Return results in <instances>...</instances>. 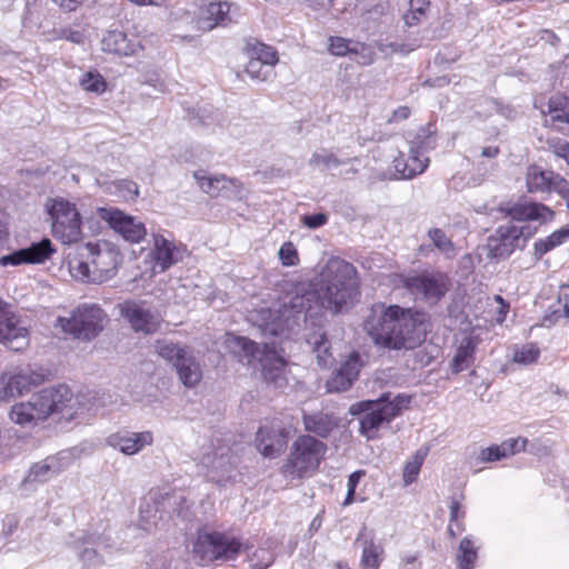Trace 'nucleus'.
<instances>
[{
  "label": "nucleus",
  "instance_id": "obj_56",
  "mask_svg": "<svg viewBox=\"0 0 569 569\" xmlns=\"http://www.w3.org/2000/svg\"><path fill=\"white\" fill-rule=\"evenodd\" d=\"M363 476V472L362 471H356V472H352L349 478H348V490H350L351 492H355L356 491V488H357V485L360 480V478Z\"/></svg>",
  "mask_w": 569,
  "mask_h": 569
},
{
  "label": "nucleus",
  "instance_id": "obj_14",
  "mask_svg": "<svg viewBox=\"0 0 569 569\" xmlns=\"http://www.w3.org/2000/svg\"><path fill=\"white\" fill-rule=\"evenodd\" d=\"M98 213L116 233L120 234L128 242L139 243L147 236L144 223L120 209L99 208Z\"/></svg>",
  "mask_w": 569,
  "mask_h": 569
},
{
  "label": "nucleus",
  "instance_id": "obj_5",
  "mask_svg": "<svg viewBox=\"0 0 569 569\" xmlns=\"http://www.w3.org/2000/svg\"><path fill=\"white\" fill-rule=\"evenodd\" d=\"M224 343L232 353L238 356L240 360H246L249 366L258 361L267 381L276 387L284 385L286 361L273 348L264 345L261 349L253 341L232 333L226 335Z\"/></svg>",
  "mask_w": 569,
  "mask_h": 569
},
{
  "label": "nucleus",
  "instance_id": "obj_45",
  "mask_svg": "<svg viewBox=\"0 0 569 569\" xmlns=\"http://www.w3.org/2000/svg\"><path fill=\"white\" fill-rule=\"evenodd\" d=\"M363 49L360 43L351 42L341 37H331L329 51L335 56H346L348 53H358L359 49Z\"/></svg>",
  "mask_w": 569,
  "mask_h": 569
},
{
  "label": "nucleus",
  "instance_id": "obj_32",
  "mask_svg": "<svg viewBox=\"0 0 569 569\" xmlns=\"http://www.w3.org/2000/svg\"><path fill=\"white\" fill-rule=\"evenodd\" d=\"M360 566L365 569H379L385 560V548L372 537L363 538Z\"/></svg>",
  "mask_w": 569,
  "mask_h": 569
},
{
  "label": "nucleus",
  "instance_id": "obj_1",
  "mask_svg": "<svg viewBox=\"0 0 569 569\" xmlns=\"http://www.w3.org/2000/svg\"><path fill=\"white\" fill-rule=\"evenodd\" d=\"M359 279L355 266L341 258L328 259L320 272L298 286L295 296L277 312L261 308L250 313V320L269 335H279L290 321L320 318L326 311L339 315L359 299Z\"/></svg>",
  "mask_w": 569,
  "mask_h": 569
},
{
  "label": "nucleus",
  "instance_id": "obj_47",
  "mask_svg": "<svg viewBox=\"0 0 569 569\" xmlns=\"http://www.w3.org/2000/svg\"><path fill=\"white\" fill-rule=\"evenodd\" d=\"M274 553L267 548L257 549L251 557V569H267L274 562Z\"/></svg>",
  "mask_w": 569,
  "mask_h": 569
},
{
  "label": "nucleus",
  "instance_id": "obj_19",
  "mask_svg": "<svg viewBox=\"0 0 569 569\" xmlns=\"http://www.w3.org/2000/svg\"><path fill=\"white\" fill-rule=\"evenodd\" d=\"M153 247L150 251L152 272L162 273L180 262L186 253V248L162 234H153Z\"/></svg>",
  "mask_w": 569,
  "mask_h": 569
},
{
  "label": "nucleus",
  "instance_id": "obj_58",
  "mask_svg": "<svg viewBox=\"0 0 569 569\" xmlns=\"http://www.w3.org/2000/svg\"><path fill=\"white\" fill-rule=\"evenodd\" d=\"M556 154L565 158L567 163L569 164V143L561 142L558 146H556Z\"/></svg>",
  "mask_w": 569,
  "mask_h": 569
},
{
  "label": "nucleus",
  "instance_id": "obj_28",
  "mask_svg": "<svg viewBox=\"0 0 569 569\" xmlns=\"http://www.w3.org/2000/svg\"><path fill=\"white\" fill-rule=\"evenodd\" d=\"M63 456L49 457L40 462L34 463L26 479V483H43L59 475L66 466L61 463Z\"/></svg>",
  "mask_w": 569,
  "mask_h": 569
},
{
  "label": "nucleus",
  "instance_id": "obj_44",
  "mask_svg": "<svg viewBox=\"0 0 569 569\" xmlns=\"http://www.w3.org/2000/svg\"><path fill=\"white\" fill-rule=\"evenodd\" d=\"M244 71L251 79L258 81H268L274 76L273 69L270 66L252 58L247 63Z\"/></svg>",
  "mask_w": 569,
  "mask_h": 569
},
{
  "label": "nucleus",
  "instance_id": "obj_36",
  "mask_svg": "<svg viewBox=\"0 0 569 569\" xmlns=\"http://www.w3.org/2000/svg\"><path fill=\"white\" fill-rule=\"evenodd\" d=\"M547 113L550 116V121L569 123V98L556 94L548 101Z\"/></svg>",
  "mask_w": 569,
  "mask_h": 569
},
{
  "label": "nucleus",
  "instance_id": "obj_4",
  "mask_svg": "<svg viewBox=\"0 0 569 569\" xmlns=\"http://www.w3.org/2000/svg\"><path fill=\"white\" fill-rule=\"evenodd\" d=\"M87 260L74 259L69 262L72 278L83 283L101 284L111 280L118 272L122 257L119 249L108 242H88Z\"/></svg>",
  "mask_w": 569,
  "mask_h": 569
},
{
  "label": "nucleus",
  "instance_id": "obj_30",
  "mask_svg": "<svg viewBox=\"0 0 569 569\" xmlns=\"http://www.w3.org/2000/svg\"><path fill=\"white\" fill-rule=\"evenodd\" d=\"M478 343V338L471 335H466L461 338L451 362L452 372H461L473 363Z\"/></svg>",
  "mask_w": 569,
  "mask_h": 569
},
{
  "label": "nucleus",
  "instance_id": "obj_11",
  "mask_svg": "<svg viewBox=\"0 0 569 569\" xmlns=\"http://www.w3.org/2000/svg\"><path fill=\"white\" fill-rule=\"evenodd\" d=\"M536 232V227L526 223L508 222L501 224L488 238L489 254L493 258H507L516 249L525 248Z\"/></svg>",
  "mask_w": 569,
  "mask_h": 569
},
{
  "label": "nucleus",
  "instance_id": "obj_54",
  "mask_svg": "<svg viewBox=\"0 0 569 569\" xmlns=\"http://www.w3.org/2000/svg\"><path fill=\"white\" fill-rule=\"evenodd\" d=\"M558 303L560 305L565 317L569 319V287L565 288L560 292Z\"/></svg>",
  "mask_w": 569,
  "mask_h": 569
},
{
  "label": "nucleus",
  "instance_id": "obj_48",
  "mask_svg": "<svg viewBox=\"0 0 569 569\" xmlns=\"http://www.w3.org/2000/svg\"><path fill=\"white\" fill-rule=\"evenodd\" d=\"M83 90L94 93H102L106 90V81L98 73L88 72L80 81Z\"/></svg>",
  "mask_w": 569,
  "mask_h": 569
},
{
  "label": "nucleus",
  "instance_id": "obj_27",
  "mask_svg": "<svg viewBox=\"0 0 569 569\" xmlns=\"http://www.w3.org/2000/svg\"><path fill=\"white\" fill-rule=\"evenodd\" d=\"M528 440L522 437L509 438L500 445L490 446L480 452L482 462H493L505 458L512 457L526 450Z\"/></svg>",
  "mask_w": 569,
  "mask_h": 569
},
{
  "label": "nucleus",
  "instance_id": "obj_26",
  "mask_svg": "<svg viewBox=\"0 0 569 569\" xmlns=\"http://www.w3.org/2000/svg\"><path fill=\"white\" fill-rule=\"evenodd\" d=\"M231 20L228 2H211L200 8L197 26L203 31H210L217 26H227Z\"/></svg>",
  "mask_w": 569,
  "mask_h": 569
},
{
  "label": "nucleus",
  "instance_id": "obj_46",
  "mask_svg": "<svg viewBox=\"0 0 569 569\" xmlns=\"http://www.w3.org/2000/svg\"><path fill=\"white\" fill-rule=\"evenodd\" d=\"M250 58L258 60L259 62H263L272 69L279 61L277 51L272 47L263 43H258L252 47Z\"/></svg>",
  "mask_w": 569,
  "mask_h": 569
},
{
  "label": "nucleus",
  "instance_id": "obj_25",
  "mask_svg": "<svg viewBox=\"0 0 569 569\" xmlns=\"http://www.w3.org/2000/svg\"><path fill=\"white\" fill-rule=\"evenodd\" d=\"M506 213L517 222L537 220L546 223L555 218V212L550 208L537 202L515 203L506 208Z\"/></svg>",
  "mask_w": 569,
  "mask_h": 569
},
{
  "label": "nucleus",
  "instance_id": "obj_51",
  "mask_svg": "<svg viewBox=\"0 0 569 569\" xmlns=\"http://www.w3.org/2000/svg\"><path fill=\"white\" fill-rule=\"evenodd\" d=\"M328 217L325 213L308 214L302 217V223L310 228L317 229L326 224Z\"/></svg>",
  "mask_w": 569,
  "mask_h": 569
},
{
  "label": "nucleus",
  "instance_id": "obj_57",
  "mask_svg": "<svg viewBox=\"0 0 569 569\" xmlns=\"http://www.w3.org/2000/svg\"><path fill=\"white\" fill-rule=\"evenodd\" d=\"M310 6L316 10H327L329 9L335 0H308Z\"/></svg>",
  "mask_w": 569,
  "mask_h": 569
},
{
  "label": "nucleus",
  "instance_id": "obj_10",
  "mask_svg": "<svg viewBox=\"0 0 569 569\" xmlns=\"http://www.w3.org/2000/svg\"><path fill=\"white\" fill-rule=\"evenodd\" d=\"M107 315L94 303H83L72 311L69 318L59 317L57 327L77 339L91 340L103 329Z\"/></svg>",
  "mask_w": 569,
  "mask_h": 569
},
{
  "label": "nucleus",
  "instance_id": "obj_42",
  "mask_svg": "<svg viewBox=\"0 0 569 569\" xmlns=\"http://www.w3.org/2000/svg\"><path fill=\"white\" fill-rule=\"evenodd\" d=\"M428 237L435 247L442 252L446 257L452 258L456 256V248L453 242L446 236L443 230L433 228L428 231Z\"/></svg>",
  "mask_w": 569,
  "mask_h": 569
},
{
  "label": "nucleus",
  "instance_id": "obj_40",
  "mask_svg": "<svg viewBox=\"0 0 569 569\" xmlns=\"http://www.w3.org/2000/svg\"><path fill=\"white\" fill-rule=\"evenodd\" d=\"M308 343L312 347L316 353L318 365L326 367L329 363V342L325 333H313L308 338Z\"/></svg>",
  "mask_w": 569,
  "mask_h": 569
},
{
  "label": "nucleus",
  "instance_id": "obj_49",
  "mask_svg": "<svg viewBox=\"0 0 569 569\" xmlns=\"http://www.w3.org/2000/svg\"><path fill=\"white\" fill-rule=\"evenodd\" d=\"M281 263L286 267H293L299 263V256L296 246L287 241L282 243L278 252Z\"/></svg>",
  "mask_w": 569,
  "mask_h": 569
},
{
  "label": "nucleus",
  "instance_id": "obj_2",
  "mask_svg": "<svg viewBox=\"0 0 569 569\" xmlns=\"http://www.w3.org/2000/svg\"><path fill=\"white\" fill-rule=\"evenodd\" d=\"M363 329L377 347L412 350L425 341L428 322L423 312L378 302L371 306Z\"/></svg>",
  "mask_w": 569,
  "mask_h": 569
},
{
  "label": "nucleus",
  "instance_id": "obj_31",
  "mask_svg": "<svg viewBox=\"0 0 569 569\" xmlns=\"http://www.w3.org/2000/svg\"><path fill=\"white\" fill-rule=\"evenodd\" d=\"M305 429L309 432L316 433L319 437L326 438L337 427V419L329 413L316 412L311 415H303Z\"/></svg>",
  "mask_w": 569,
  "mask_h": 569
},
{
  "label": "nucleus",
  "instance_id": "obj_33",
  "mask_svg": "<svg viewBox=\"0 0 569 569\" xmlns=\"http://www.w3.org/2000/svg\"><path fill=\"white\" fill-rule=\"evenodd\" d=\"M569 239V224L553 231L546 238L538 239L533 243V256L541 259L546 253L561 246Z\"/></svg>",
  "mask_w": 569,
  "mask_h": 569
},
{
  "label": "nucleus",
  "instance_id": "obj_6",
  "mask_svg": "<svg viewBox=\"0 0 569 569\" xmlns=\"http://www.w3.org/2000/svg\"><path fill=\"white\" fill-rule=\"evenodd\" d=\"M410 402V397L398 395L389 399L388 395L381 396L378 400H363L352 403L349 408L351 416L362 415L360 419V435L367 440L379 438V429L385 423L400 415L401 410Z\"/></svg>",
  "mask_w": 569,
  "mask_h": 569
},
{
  "label": "nucleus",
  "instance_id": "obj_3",
  "mask_svg": "<svg viewBox=\"0 0 569 569\" xmlns=\"http://www.w3.org/2000/svg\"><path fill=\"white\" fill-rule=\"evenodd\" d=\"M81 410L78 397L68 386L46 388L33 395L28 401L11 407L10 420L22 428H32L51 415H60L66 420L76 418Z\"/></svg>",
  "mask_w": 569,
  "mask_h": 569
},
{
  "label": "nucleus",
  "instance_id": "obj_9",
  "mask_svg": "<svg viewBox=\"0 0 569 569\" xmlns=\"http://www.w3.org/2000/svg\"><path fill=\"white\" fill-rule=\"evenodd\" d=\"M154 349L159 357L172 366L183 386L192 388L200 382L201 367L187 346L161 339L156 341Z\"/></svg>",
  "mask_w": 569,
  "mask_h": 569
},
{
  "label": "nucleus",
  "instance_id": "obj_39",
  "mask_svg": "<svg viewBox=\"0 0 569 569\" xmlns=\"http://www.w3.org/2000/svg\"><path fill=\"white\" fill-rule=\"evenodd\" d=\"M539 357L540 349L536 343L530 342L515 347L512 361L521 366H529L536 363Z\"/></svg>",
  "mask_w": 569,
  "mask_h": 569
},
{
  "label": "nucleus",
  "instance_id": "obj_24",
  "mask_svg": "<svg viewBox=\"0 0 569 569\" xmlns=\"http://www.w3.org/2000/svg\"><path fill=\"white\" fill-rule=\"evenodd\" d=\"M361 368V361L358 353H351L337 372L327 381L329 392H341L348 390L357 380Z\"/></svg>",
  "mask_w": 569,
  "mask_h": 569
},
{
  "label": "nucleus",
  "instance_id": "obj_7",
  "mask_svg": "<svg viewBox=\"0 0 569 569\" xmlns=\"http://www.w3.org/2000/svg\"><path fill=\"white\" fill-rule=\"evenodd\" d=\"M327 451V446L311 436H300L291 445L289 456L282 466L288 479H300L313 473Z\"/></svg>",
  "mask_w": 569,
  "mask_h": 569
},
{
  "label": "nucleus",
  "instance_id": "obj_16",
  "mask_svg": "<svg viewBox=\"0 0 569 569\" xmlns=\"http://www.w3.org/2000/svg\"><path fill=\"white\" fill-rule=\"evenodd\" d=\"M406 287L429 302L439 301L449 291L451 281L443 272H426L406 279Z\"/></svg>",
  "mask_w": 569,
  "mask_h": 569
},
{
  "label": "nucleus",
  "instance_id": "obj_61",
  "mask_svg": "<svg viewBox=\"0 0 569 569\" xmlns=\"http://www.w3.org/2000/svg\"><path fill=\"white\" fill-rule=\"evenodd\" d=\"M56 3H58L61 8H64L69 11H72L76 9V6L80 3L82 0H53Z\"/></svg>",
  "mask_w": 569,
  "mask_h": 569
},
{
  "label": "nucleus",
  "instance_id": "obj_52",
  "mask_svg": "<svg viewBox=\"0 0 569 569\" xmlns=\"http://www.w3.org/2000/svg\"><path fill=\"white\" fill-rule=\"evenodd\" d=\"M223 181L224 180H199V187L203 192L214 197L218 194L217 184Z\"/></svg>",
  "mask_w": 569,
  "mask_h": 569
},
{
  "label": "nucleus",
  "instance_id": "obj_53",
  "mask_svg": "<svg viewBox=\"0 0 569 569\" xmlns=\"http://www.w3.org/2000/svg\"><path fill=\"white\" fill-rule=\"evenodd\" d=\"M410 10L412 12V19H416L415 14H423L425 10L429 7V0H410Z\"/></svg>",
  "mask_w": 569,
  "mask_h": 569
},
{
  "label": "nucleus",
  "instance_id": "obj_29",
  "mask_svg": "<svg viewBox=\"0 0 569 569\" xmlns=\"http://www.w3.org/2000/svg\"><path fill=\"white\" fill-rule=\"evenodd\" d=\"M102 50L118 56H131L139 48L137 41L128 39L120 30H110L101 40Z\"/></svg>",
  "mask_w": 569,
  "mask_h": 569
},
{
  "label": "nucleus",
  "instance_id": "obj_59",
  "mask_svg": "<svg viewBox=\"0 0 569 569\" xmlns=\"http://www.w3.org/2000/svg\"><path fill=\"white\" fill-rule=\"evenodd\" d=\"M409 116H410V109L406 106H402L393 111L392 119L406 120Z\"/></svg>",
  "mask_w": 569,
  "mask_h": 569
},
{
  "label": "nucleus",
  "instance_id": "obj_50",
  "mask_svg": "<svg viewBox=\"0 0 569 569\" xmlns=\"http://www.w3.org/2000/svg\"><path fill=\"white\" fill-rule=\"evenodd\" d=\"M420 552H405L400 556L399 569H421Z\"/></svg>",
  "mask_w": 569,
  "mask_h": 569
},
{
  "label": "nucleus",
  "instance_id": "obj_43",
  "mask_svg": "<svg viewBox=\"0 0 569 569\" xmlns=\"http://www.w3.org/2000/svg\"><path fill=\"white\" fill-rule=\"evenodd\" d=\"M309 164L313 168L331 170L340 164V160L331 151L321 149L313 152Z\"/></svg>",
  "mask_w": 569,
  "mask_h": 569
},
{
  "label": "nucleus",
  "instance_id": "obj_34",
  "mask_svg": "<svg viewBox=\"0 0 569 569\" xmlns=\"http://www.w3.org/2000/svg\"><path fill=\"white\" fill-rule=\"evenodd\" d=\"M479 545L471 537H465L458 547L456 555L457 568L458 569H473L478 559Z\"/></svg>",
  "mask_w": 569,
  "mask_h": 569
},
{
  "label": "nucleus",
  "instance_id": "obj_38",
  "mask_svg": "<svg viewBox=\"0 0 569 569\" xmlns=\"http://www.w3.org/2000/svg\"><path fill=\"white\" fill-rule=\"evenodd\" d=\"M86 543L92 545L96 548L86 547L80 553V560L86 569H96L103 562L97 550V548H102L104 546L103 539L99 536L92 539V541L88 540Z\"/></svg>",
  "mask_w": 569,
  "mask_h": 569
},
{
  "label": "nucleus",
  "instance_id": "obj_22",
  "mask_svg": "<svg viewBox=\"0 0 569 569\" xmlns=\"http://www.w3.org/2000/svg\"><path fill=\"white\" fill-rule=\"evenodd\" d=\"M153 442V435L151 431H121L112 433L107 438V443L120 450L127 456H133L142 451L146 447L151 446Z\"/></svg>",
  "mask_w": 569,
  "mask_h": 569
},
{
  "label": "nucleus",
  "instance_id": "obj_55",
  "mask_svg": "<svg viewBox=\"0 0 569 569\" xmlns=\"http://www.w3.org/2000/svg\"><path fill=\"white\" fill-rule=\"evenodd\" d=\"M495 300L500 305L499 310H498L497 320L499 322H502L507 316L509 305L503 300V298L501 296H498V295L495 296Z\"/></svg>",
  "mask_w": 569,
  "mask_h": 569
},
{
  "label": "nucleus",
  "instance_id": "obj_41",
  "mask_svg": "<svg viewBox=\"0 0 569 569\" xmlns=\"http://www.w3.org/2000/svg\"><path fill=\"white\" fill-rule=\"evenodd\" d=\"M428 455V449L420 448L416 451V453L411 457L409 461H407L405 468H403V482L405 485L412 483L421 469V466Z\"/></svg>",
  "mask_w": 569,
  "mask_h": 569
},
{
  "label": "nucleus",
  "instance_id": "obj_37",
  "mask_svg": "<svg viewBox=\"0 0 569 569\" xmlns=\"http://www.w3.org/2000/svg\"><path fill=\"white\" fill-rule=\"evenodd\" d=\"M108 189L122 201H133L139 196V187L134 180H111Z\"/></svg>",
  "mask_w": 569,
  "mask_h": 569
},
{
  "label": "nucleus",
  "instance_id": "obj_17",
  "mask_svg": "<svg viewBox=\"0 0 569 569\" xmlns=\"http://www.w3.org/2000/svg\"><path fill=\"white\" fill-rule=\"evenodd\" d=\"M119 312L137 332L153 333L159 329L160 316L147 302L127 300L118 306Z\"/></svg>",
  "mask_w": 569,
  "mask_h": 569
},
{
  "label": "nucleus",
  "instance_id": "obj_64",
  "mask_svg": "<svg viewBox=\"0 0 569 569\" xmlns=\"http://www.w3.org/2000/svg\"><path fill=\"white\" fill-rule=\"evenodd\" d=\"M460 505L453 500L450 505V521H457L459 518Z\"/></svg>",
  "mask_w": 569,
  "mask_h": 569
},
{
  "label": "nucleus",
  "instance_id": "obj_60",
  "mask_svg": "<svg viewBox=\"0 0 569 569\" xmlns=\"http://www.w3.org/2000/svg\"><path fill=\"white\" fill-rule=\"evenodd\" d=\"M393 52H401V53H409L415 49L413 44H406V43H391L390 44Z\"/></svg>",
  "mask_w": 569,
  "mask_h": 569
},
{
  "label": "nucleus",
  "instance_id": "obj_8",
  "mask_svg": "<svg viewBox=\"0 0 569 569\" xmlns=\"http://www.w3.org/2000/svg\"><path fill=\"white\" fill-rule=\"evenodd\" d=\"M51 221V233L64 244H72L82 238V220L76 204L62 197L49 198L44 203Z\"/></svg>",
  "mask_w": 569,
  "mask_h": 569
},
{
  "label": "nucleus",
  "instance_id": "obj_15",
  "mask_svg": "<svg viewBox=\"0 0 569 569\" xmlns=\"http://www.w3.org/2000/svg\"><path fill=\"white\" fill-rule=\"evenodd\" d=\"M435 146V137L428 128H421L417 136V140L412 141L409 150V158L406 162L396 160V169L401 173L400 178H415L421 174L429 164V159L423 157V151L432 149Z\"/></svg>",
  "mask_w": 569,
  "mask_h": 569
},
{
  "label": "nucleus",
  "instance_id": "obj_20",
  "mask_svg": "<svg viewBox=\"0 0 569 569\" xmlns=\"http://www.w3.org/2000/svg\"><path fill=\"white\" fill-rule=\"evenodd\" d=\"M217 445L211 442L208 447L202 448L200 462L210 470L211 478L221 481L230 475L233 469L230 448L217 439Z\"/></svg>",
  "mask_w": 569,
  "mask_h": 569
},
{
  "label": "nucleus",
  "instance_id": "obj_21",
  "mask_svg": "<svg viewBox=\"0 0 569 569\" xmlns=\"http://www.w3.org/2000/svg\"><path fill=\"white\" fill-rule=\"evenodd\" d=\"M56 252L50 239H42L28 248L19 249L9 254L0 257V266L17 267L21 264L42 263Z\"/></svg>",
  "mask_w": 569,
  "mask_h": 569
},
{
  "label": "nucleus",
  "instance_id": "obj_63",
  "mask_svg": "<svg viewBox=\"0 0 569 569\" xmlns=\"http://www.w3.org/2000/svg\"><path fill=\"white\" fill-rule=\"evenodd\" d=\"M531 452L537 456H542V455L547 456L551 452V447L547 446V445L539 446V447L537 445H532Z\"/></svg>",
  "mask_w": 569,
  "mask_h": 569
},
{
  "label": "nucleus",
  "instance_id": "obj_35",
  "mask_svg": "<svg viewBox=\"0 0 569 569\" xmlns=\"http://www.w3.org/2000/svg\"><path fill=\"white\" fill-rule=\"evenodd\" d=\"M160 519H162V512L158 507V502L156 500L144 499L139 509L140 527L146 531H150L152 528L157 527L158 520Z\"/></svg>",
  "mask_w": 569,
  "mask_h": 569
},
{
  "label": "nucleus",
  "instance_id": "obj_12",
  "mask_svg": "<svg viewBox=\"0 0 569 569\" xmlns=\"http://www.w3.org/2000/svg\"><path fill=\"white\" fill-rule=\"evenodd\" d=\"M242 547V542L231 535L218 531L201 532L194 543V552L203 561H228L236 559Z\"/></svg>",
  "mask_w": 569,
  "mask_h": 569
},
{
  "label": "nucleus",
  "instance_id": "obj_18",
  "mask_svg": "<svg viewBox=\"0 0 569 569\" xmlns=\"http://www.w3.org/2000/svg\"><path fill=\"white\" fill-rule=\"evenodd\" d=\"M40 383V375L26 369H12L0 375V402H8Z\"/></svg>",
  "mask_w": 569,
  "mask_h": 569
},
{
  "label": "nucleus",
  "instance_id": "obj_13",
  "mask_svg": "<svg viewBox=\"0 0 569 569\" xmlns=\"http://www.w3.org/2000/svg\"><path fill=\"white\" fill-rule=\"evenodd\" d=\"M30 327L28 317L16 313L0 300V342L14 351L24 350L30 343Z\"/></svg>",
  "mask_w": 569,
  "mask_h": 569
},
{
  "label": "nucleus",
  "instance_id": "obj_62",
  "mask_svg": "<svg viewBox=\"0 0 569 569\" xmlns=\"http://www.w3.org/2000/svg\"><path fill=\"white\" fill-rule=\"evenodd\" d=\"M495 106H496V108H497V111H498L501 116H503V117H506V118H508V119H512V118L515 117L516 111H515L512 108H510V107H503V106H501V104H499V103H495Z\"/></svg>",
  "mask_w": 569,
  "mask_h": 569
},
{
  "label": "nucleus",
  "instance_id": "obj_23",
  "mask_svg": "<svg viewBox=\"0 0 569 569\" xmlns=\"http://www.w3.org/2000/svg\"><path fill=\"white\" fill-rule=\"evenodd\" d=\"M257 448L263 457L278 456L287 443V432L280 426H263L256 437Z\"/></svg>",
  "mask_w": 569,
  "mask_h": 569
}]
</instances>
